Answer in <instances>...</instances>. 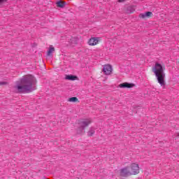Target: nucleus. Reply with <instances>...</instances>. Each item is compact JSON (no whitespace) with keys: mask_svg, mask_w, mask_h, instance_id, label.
I'll return each mask as SVG.
<instances>
[{"mask_svg":"<svg viewBox=\"0 0 179 179\" xmlns=\"http://www.w3.org/2000/svg\"><path fill=\"white\" fill-rule=\"evenodd\" d=\"M178 136H179V134H178Z\"/></svg>","mask_w":179,"mask_h":179,"instance_id":"nucleus-19","label":"nucleus"},{"mask_svg":"<svg viewBox=\"0 0 179 179\" xmlns=\"http://www.w3.org/2000/svg\"><path fill=\"white\" fill-rule=\"evenodd\" d=\"M118 1V2H124V1H125V0H117Z\"/></svg>","mask_w":179,"mask_h":179,"instance_id":"nucleus-16","label":"nucleus"},{"mask_svg":"<svg viewBox=\"0 0 179 179\" xmlns=\"http://www.w3.org/2000/svg\"><path fill=\"white\" fill-rule=\"evenodd\" d=\"M103 71L105 75H111V73L113 72V66L110 64H106L103 66Z\"/></svg>","mask_w":179,"mask_h":179,"instance_id":"nucleus-7","label":"nucleus"},{"mask_svg":"<svg viewBox=\"0 0 179 179\" xmlns=\"http://www.w3.org/2000/svg\"><path fill=\"white\" fill-rule=\"evenodd\" d=\"M37 80L36 78L31 75L24 76L15 87L17 92L20 93H30L33 90H36V84Z\"/></svg>","mask_w":179,"mask_h":179,"instance_id":"nucleus-1","label":"nucleus"},{"mask_svg":"<svg viewBox=\"0 0 179 179\" xmlns=\"http://www.w3.org/2000/svg\"><path fill=\"white\" fill-rule=\"evenodd\" d=\"M134 86H135L134 83H123L119 85V87H120V89H131L134 87Z\"/></svg>","mask_w":179,"mask_h":179,"instance_id":"nucleus-8","label":"nucleus"},{"mask_svg":"<svg viewBox=\"0 0 179 179\" xmlns=\"http://www.w3.org/2000/svg\"><path fill=\"white\" fill-rule=\"evenodd\" d=\"M164 69H166L164 66L157 62L155 63L152 68V72L155 73L157 80L162 87L166 86V81L164 80L166 78V73H164Z\"/></svg>","mask_w":179,"mask_h":179,"instance_id":"nucleus-2","label":"nucleus"},{"mask_svg":"<svg viewBox=\"0 0 179 179\" xmlns=\"http://www.w3.org/2000/svg\"><path fill=\"white\" fill-rule=\"evenodd\" d=\"M68 101H69L70 103H76V101H78V99L76 98V96H73L71 98H69L68 99Z\"/></svg>","mask_w":179,"mask_h":179,"instance_id":"nucleus-14","label":"nucleus"},{"mask_svg":"<svg viewBox=\"0 0 179 179\" xmlns=\"http://www.w3.org/2000/svg\"><path fill=\"white\" fill-rule=\"evenodd\" d=\"M66 3H65V2L59 1H57V5L58 8H64V6H65Z\"/></svg>","mask_w":179,"mask_h":179,"instance_id":"nucleus-13","label":"nucleus"},{"mask_svg":"<svg viewBox=\"0 0 179 179\" xmlns=\"http://www.w3.org/2000/svg\"><path fill=\"white\" fill-rule=\"evenodd\" d=\"M92 124V120L90 119H86L85 120H83L80 122V128L79 131H83L86 127H88L89 124Z\"/></svg>","mask_w":179,"mask_h":179,"instance_id":"nucleus-4","label":"nucleus"},{"mask_svg":"<svg viewBox=\"0 0 179 179\" xmlns=\"http://www.w3.org/2000/svg\"><path fill=\"white\" fill-rule=\"evenodd\" d=\"M0 85H5V83H0Z\"/></svg>","mask_w":179,"mask_h":179,"instance_id":"nucleus-17","label":"nucleus"},{"mask_svg":"<svg viewBox=\"0 0 179 179\" xmlns=\"http://www.w3.org/2000/svg\"><path fill=\"white\" fill-rule=\"evenodd\" d=\"M101 38L99 37H92L88 41V45L91 46L97 45Z\"/></svg>","mask_w":179,"mask_h":179,"instance_id":"nucleus-6","label":"nucleus"},{"mask_svg":"<svg viewBox=\"0 0 179 179\" xmlns=\"http://www.w3.org/2000/svg\"><path fill=\"white\" fill-rule=\"evenodd\" d=\"M71 43H73V38H72Z\"/></svg>","mask_w":179,"mask_h":179,"instance_id":"nucleus-18","label":"nucleus"},{"mask_svg":"<svg viewBox=\"0 0 179 179\" xmlns=\"http://www.w3.org/2000/svg\"><path fill=\"white\" fill-rule=\"evenodd\" d=\"M127 12H128V13H134V12H135V6H129L127 8Z\"/></svg>","mask_w":179,"mask_h":179,"instance_id":"nucleus-11","label":"nucleus"},{"mask_svg":"<svg viewBox=\"0 0 179 179\" xmlns=\"http://www.w3.org/2000/svg\"><path fill=\"white\" fill-rule=\"evenodd\" d=\"M94 134V129L91 128L90 129V131H88V136H92V135Z\"/></svg>","mask_w":179,"mask_h":179,"instance_id":"nucleus-15","label":"nucleus"},{"mask_svg":"<svg viewBox=\"0 0 179 179\" xmlns=\"http://www.w3.org/2000/svg\"><path fill=\"white\" fill-rule=\"evenodd\" d=\"M120 174L122 176V177H128V176H132L129 166L122 168L120 170Z\"/></svg>","mask_w":179,"mask_h":179,"instance_id":"nucleus-5","label":"nucleus"},{"mask_svg":"<svg viewBox=\"0 0 179 179\" xmlns=\"http://www.w3.org/2000/svg\"><path fill=\"white\" fill-rule=\"evenodd\" d=\"M65 79H66V80H76V76H66Z\"/></svg>","mask_w":179,"mask_h":179,"instance_id":"nucleus-12","label":"nucleus"},{"mask_svg":"<svg viewBox=\"0 0 179 179\" xmlns=\"http://www.w3.org/2000/svg\"><path fill=\"white\" fill-rule=\"evenodd\" d=\"M129 169L131 176H136V174H139V165L138 164H131Z\"/></svg>","mask_w":179,"mask_h":179,"instance_id":"nucleus-3","label":"nucleus"},{"mask_svg":"<svg viewBox=\"0 0 179 179\" xmlns=\"http://www.w3.org/2000/svg\"><path fill=\"white\" fill-rule=\"evenodd\" d=\"M55 51V48L54 47L50 46L47 52L48 57H51L52 55V52Z\"/></svg>","mask_w":179,"mask_h":179,"instance_id":"nucleus-10","label":"nucleus"},{"mask_svg":"<svg viewBox=\"0 0 179 179\" xmlns=\"http://www.w3.org/2000/svg\"><path fill=\"white\" fill-rule=\"evenodd\" d=\"M152 15V12L148 11L147 13H141L140 14V17L142 19H145V17H150V16Z\"/></svg>","mask_w":179,"mask_h":179,"instance_id":"nucleus-9","label":"nucleus"}]
</instances>
